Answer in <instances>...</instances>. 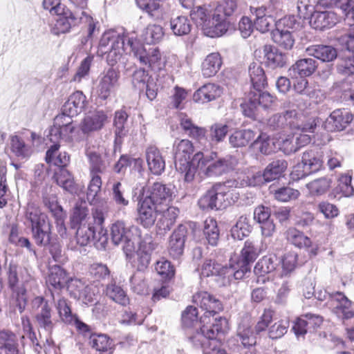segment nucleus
<instances>
[{"mask_svg": "<svg viewBox=\"0 0 354 354\" xmlns=\"http://www.w3.org/2000/svg\"><path fill=\"white\" fill-rule=\"evenodd\" d=\"M87 104L86 97L82 91L74 92L62 106L64 114L76 116L86 107Z\"/></svg>", "mask_w": 354, "mask_h": 354, "instance_id": "c85d7f7f", "label": "nucleus"}, {"mask_svg": "<svg viewBox=\"0 0 354 354\" xmlns=\"http://www.w3.org/2000/svg\"><path fill=\"white\" fill-rule=\"evenodd\" d=\"M173 188L171 185H165L159 182L154 183L149 189L147 194H142L145 199H151L154 205L163 208L168 206L172 200Z\"/></svg>", "mask_w": 354, "mask_h": 354, "instance_id": "a211bd4d", "label": "nucleus"}, {"mask_svg": "<svg viewBox=\"0 0 354 354\" xmlns=\"http://www.w3.org/2000/svg\"><path fill=\"white\" fill-rule=\"evenodd\" d=\"M75 129V127L73 124L58 128H50L47 136L49 138V140L54 143L59 139L65 141H71Z\"/></svg>", "mask_w": 354, "mask_h": 354, "instance_id": "bf43d9fd", "label": "nucleus"}, {"mask_svg": "<svg viewBox=\"0 0 354 354\" xmlns=\"http://www.w3.org/2000/svg\"><path fill=\"white\" fill-rule=\"evenodd\" d=\"M102 180L100 176H93L91 178L88 187L86 198L88 203L93 206L92 214L94 219L100 223L105 219L109 209V203L104 198H98V194L101 190Z\"/></svg>", "mask_w": 354, "mask_h": 354, "instance_id": "6e6552de", "label": "nucleus"}, {"mask_svg": "<svg viewBox=\"0 0 354 354\" xmlns=\"http://www.w3.org/2000/svg\"><path fill=\"white\" fill-rule=\"evenodd\" d=\"M139 240V246L137 250H135L136 247L133 243L123 246V250L131 266L137 271L142 272L148 267L151 260V252L155 248L152 238L148 234Z\"/></svg>", "mask_w": 354, "mask_h": 354, "instance_id": "423d86ee", "label": "nucleus"}, {"mask_svg": "<svg viewBox=\"0 0 354 354\" xmlns=\"http://www.w3.org/2000/svg\"><path fill=\"white\" fill-rule=\"evenodd\" d=\"M55 308L57 311L61 321L66 324L76 323L80 328H86L87 325L82 322H78L75 315L72 313L69 302L63 297L55 299L54 294L52 292Z\"/></svg>", "mask_w": 354, "mask_h": 354, "instance_id": "a878e982", "label": "nucleus"}, {"mask_svg": "<svg viewBox=\"0 0 354 354\" xmlns=\"http://www.w3.org/2000/svg\"><path fill=\"white\" fill-rule=\"evenodd\" d=\"M71 279L66 272L59 266H53L49 269V273L46 278V283L50 291L61 290L71 282Z\"/></svg>", "mask_w": 354, "mask_h": 354, "instance_id": "393cba45", "label": "nucleus"}, {"mask_svg": "<svg viewBox=\"0 0 354 354\" xmlns=\"http://www.w3.org/2000/svg\"><path fill=\"white\" fill-rule=\"evenodd\" d=\"M255 145H259L260 152L265 155H268L278 151V138L265 137L259 136L254 142Z\"/></svg>", "mask_w": 354, "mask_h": 354, "instance_id": "0e129e2a", "label": "nucleus"}, {"mask_svg": "<svg viewBox=\"0 0 354 354\" xmlns=\"http://www.w3.org/2000/svg\"><path fill=\"white\" fill-rule=\"evenodd\" d=\"M288 162L283 159L273 160L264 169L266 181L270 182L279 178L286 170Z\"/></svg>", "mask_w": 354, "mask_h": 354, "instance_id": "37998d69", "label": "nucleus"}, {"mask_svg": "<svg viewBox=\"0 0 354 354\" xmlns=\"http://www.w3.org/2000/svg\"><path fill=\"white\" fill-rule=\"evenodd\" d=\"M337 0H298L297 10L300 18L308 19L313 12L319 8H330L337 6Z\"/></svg>", "mask_w": 354, "mask_h": 354, "instance_id": "5701e85b", "label": "nucleus"}, {"mask_svg": "<svg viewBox=\"0 0 354 354\" xmlns=\"http://www.w3.org/2000/svg\"><path fill=\"white\" fill-rule=\"evenodd\" d=\"M352 113L346 109L333 111L326 120L324 127L328 131H340L350 124Z\"/></svg>", "mask_w": 354, "mask_h": 354, "instance_id": "4be33fe9", "label": "nucleus"}, {"mask_svg": "<svg viewBox=\"0 0 354 354\" xmlns=\"http://www.w3.org/2000/svg\"><path fill=\"white\" fill-rule=\"evenodd\" d=\"M164 36L163 28L160 25L149 24L144 30L142 37L147 44H154L160 41Z\"/></svg>", "mask_w": 354, "mask_h": 354, "instance_id": "e2e57ef3", "label": "nucleus"}, {"mask_svg": "<svg viewBox=\"0 0 354 354\" xmlns=\"http://www.w3.org/2000/svg\"><path fill=\"white\" fill-rule=\"evenodd\" d=\"M317 68V62L312 58L301 59L289 68V75L292 78L311 75Z\"/></svg>", "mask_w": 354, "mask_h": 354, "instance_id": "72a5a7b5", "label": "nucleus"}, {"mask_svg": "<svg viewBox=\"0 0 354 354\" xmlns=\"http://www.w3.org/2000/svg\"><path fill=\"white\" fill-rule=\"evenodd\" d=\"M223 93V88L215 84H206L196 91L193 100L196 102L207 103L219 97Z\"/></svg>", "mask_w": 354, "mask_h": 354, "instance_id": "7c9ffc66", "label": "nucleus"}, {"mask_svg": "<svg viewBox=\"0 0 354 354\" xmlns=\"http://www.w3.org/2000/svg\"><path fill=\"white\" fill-rule=\"evenodd\" d=\"M297 116V111L295 109H290L286 111L283 114H275L270 117L268 124L274 129L277 128H283L286 126L298 127L295 123V119Z\"/></svg>", "mask_w": 354, "mask_h": 354, "instance_id": "4c0bfd02", "label": "nucleus"}, {"mask_svg": "<svg viewBox=\"0 0 354 354\" xmlns=\"http://www.w3.org/2000/svg\"><path fill=\"white\" fill-rule=\"evenodd\" d=\"M193 301L205 311L204 315L200 319V324H203L201 327L203 325L209 326L216 319L212 318V322L210 317H214V315L222 311L223 308L221 301L207 292H197L193 296Z\"/></svg>", "mask_w": 354, "mask_h": 354, "instance_id": "1a4fd4ad", "label": "nucleus"}, {"mask_svg": "<svg viewBox=\"0 0 354 354\" xmlns=\"http://www.w3.org/2000/svg\"><path fill=\"white\" fill-rule=\"evenodd\" d=\"M68 289L71 295L86 305L97 300L99 288L95 284L85 286L80 279H71Z\"/></svg>", "mask_w": 354, "mask_h": 354, "instance_id": "dca6fc26", "label": "nucleus"}, {"mask_svg": "<svg viewBox=\"0 0 354 354\" xmlns=\"http://www.w3.org/2000/svg\"><path fill=\"white\" fill-rule=\"evenodd\" d=\"M263 53L266 64L272 68L283 67L286 64V54L274 46L266 45L263 47Z\"/></svg>", "mask_w": 354, "mask_h": 354, "instance_id": "c9c22d12", "label": "nucleus"}, {"mask_svg": "<svg viewBox=\"0 0 354 354\" xmlns=\"http://www.w3.org/2000/svg\"><path fill=\"white\" fill-rule=\"evenodd\" d=\"M203 233L209 245L212 246L217 245L220 234L216 220L208 218L205 221Z\"/></svg>", "mask_w": 354, "mask_h": 354, "instance_id": "052dcab7", "label": "nucleus"}, {"mask_svg": "<svg viewBox=\"0 0 354 354\" xmlns=\"http://www.w3.org/2000/svg\"><path fill=\"white\" fill-rule=\"evenodd\" d=\"M53 178L56 183L66 191L72 193L75 190L73 177L66 168H58L55 171Z\"/></svg>", "mask_w": 354, "mask_h": 354, "instance_id": "5fc2aeb1", "label": "nucleus"}, {"mask_svg": "<svg viewBox=\"0 0 354 354\" xmlns=\"http://www.w3.org/2000/svg\"><path fill=\"white\" fill-rule=\"evenodd\" d=\"M187 234V227L180 225L170 236L168 250L170 256L174 259H177L183 254Z\"/></svg>", "mask_w": 354, "mask_h": 354, "instance_id": "b1692460", "label": "nucleus"}, {"mask_svg": "<svg viewBox=\"0 0 354 354\" xmlns=\"http://www.w3.org/2000/svg\"><path fill=\"white\" fill-rule=\"evenodd\" d=\"M88 209L85 203L76 204L73 209V214L71 217L72 227L75 228L80 225L87 224L89 221V217H88Z\"/></svg>", "mask_w": 354, "mask_h": 354, "instance_id": "680f3d73", "label": "nucleus"}, {"mask_svg": "<svg viewBox=\"0 0 354 354\" xmlns=\"http://www.w3.org/2000/svg\"><path fill=\"white\" fill-rule=\"evenodd\" d=\"M310 25L316 30H324L333 27L338 21V17L332 10H315L310 17Z\"/></svg>", "mask_w": 354, "mask_h": 354, "instance_id": "412c9836", "label": "nucleus"}, {"mask_svg": "<svg viewBox=\"0 0 354 354\" xmlns=\"http://www.w3.org/2000/svg\"><path fill=\"white\" fill-rule=\"evenodd\" d=\"M340 56L337 65V72L343 75H354V49H349Z\"/></svg>", "mask_w": 354, "mask_h": 354, "instance_id": "c03bdc74", "label": "nucleus"}, {"mask_svg": "<svg viewBox=\"0 0 354 354\" xmlns=\"http://www.w3.org/2000/svg\"><path fill=\"white\" fill-rule=\"evenodd\" d=\"M111 237L115 245L123 243V246H127L142 238L141 230L138 226H127L124 222L118 221L111 225Z\"/></svg>", "mask_w": 354, "mask_h": 354, "instance_id": "9b49d317", "label": "nucleus"}, {"mask_svg": "<svg viewBox=\"0 0 354 354\" xmlns=\"http://www.w3.org/2000/svg\"><path fill=\"white\" fill-rule=\"evenodd\" d=\"M174 162L176 170L184 174V180L187 183L193 181L196 172V163L193 159L189 161L190 156L194 151V147L191 141L183 139L176 140L174 143Z\"/></svg>", "mask_w": 354, "mask_h": 354, "instance_id": "39448f33", "label": "nucleus"}, {"mask_svg": "<svg viewBox=\"0 0 354 354\" xmlns=\"http://www.w3.org/2000/svg\"><path fill=\"white\" fill-rule=\"evenodd\" d=\"M51 311L49 304H45L41 309L38 310L35 315V319L38 326L49 333H52L55 327V323L52 319Z\"/></svg>", "mask_w": 354, "mask_h": 354, "instance_id": "09e8293b", "label": "nucleus"}, {"mask_svg": "<svg viewBox=\"0 0 354 354\" xmlns=\"http://www.w3.org/2000/svg\"><path fill=\"white\" fill-rule=\"evenodd\" d=\"M164 212L161 213L160 218L158 219L156 225L160 229L169 230L174 225L177 218L179 210L172 206H163Z\"/></svg>", "mask_w": 354, "mask_h": 354, "instance_id": "864d4df0", "label": "nucleus"}, {"mask_svg": "<svg viewBox=\"0 0 354 354\" xmlns=\"http://www.w3.org/2000/svg\"><path fill=\"white\" fill-rule=\"evenodd\" d=\"M89 344L99 352H106L112 348V341L104 334H92L89 337Z\"/></svg>", "mask_w": 354, "mask_h": 354, "instance_id": "338daca9", "label": "nucleus"}, {"mask_svg": "<svg viewBox=\"0 0 354 354\" xmlns=\"http://www.w3.org/2000/svg\"><path fill=\"white\" fill-rule=\"evenodd\" d=\"M10 150L13 154L20 159L29 158L32 153V148L19 136H10Z\"/></svg>", "mask_w": 354, "mask_h": 354, "instance_id": "79ce46f5", "label": "nucleus"}, {"mask_svg": "<svg viewBox=\"0 0 354 354\" xmlns=\"http://www.w3.org/2000/svg\"><path fill=\"white\" fill-rule=\"evenodd\" d=\"M228 330V322L225 317L215 319L209 326L203 325L201 332L197 331L189 337L192 346L201 349L204 354H227L221 348L220 336Z\"/></svg>", "mask_w": 354, "mask_h": 354, "instance_id": "7ed1b4c3", "label": "nucleus"}, {"mask_svg": "<svg viewBox=\"0 0 354 354\" xmlns=\"http://www.w3.org/2000/svg\"><path fill=\"white\" fill-rule=\"evenodd\" d=\"M286 238L288 242L299 248H309L312 243L309 237L295 227H290L286 230Z\"/></svg>", "mask_w": 354, "mask_h": 354, "instance_id": "8fccbe9b", "label": "nucleus"}, {"mask_svg": "<svg viewBox=\"0 0 354 354\" xmlns=\"http://www.w3.org/2000/svg\"><path fill=\"white\" fill-rule=\"evenodd\" d=\"M133 86L140 91L146 90V95L149 100H154L158 93V86L156 80L149 75L144 68H139L134 71L132 75Z\"/></svg>", "mask_w": 354, "mask_h": 354, "instance_id": "f3484780", "label": "nucleus"}, {"mask_svg": "<svg viewBox=\"0 0 354 354\" xmlns=\"http://www.w3.org/2000/svg\"><path fill=\"white\" fill-rule=\"evenodd\" d=\"M222 66V59L218 53H212L207 55L201 64V73L204 77L214 76Z\"/></svg>", "mask_w": 354, "mask_h": 354, "instance_id": "e433bc0d", "label": "nucleus"}, {"mask_svg": "<svg viewBox=\"0 0 354 354\" xmlns=\"http://www.w3.org/2000/svg\"><path fill=\"white\" fill-rule=\"evenodd\" d=\"M255 137V133L250 129H241L234 132L229 138L230 144L234 147L248 145Z\"/></svg>", "mask_w": 354, "mask_h": 354, "instance_id": "603ef678", "label": "nucleus"}, {"mask_svg": "<svg viewBox=\"0 0 354 354\" xmlns=\"http://www.w3.org/2000/svg\"><path fill=\"white\" fill-rule=\"evenodd\" d=\"M232 180H234L235 183H237L236 189L246 186H259L266 182L264 173H261V171H257L256 173L252 174L251 175L244 176L242 179H232Z\"/></svg>", "mask_w": 354, "mask_h": 354, "instance_id": "774afa93", "label": "nucleus"}, {"mask_svg": "<svg viewBox=\"0 0 354 354\" xmlns=\"http://www.w3.org/2000/svg\"><path fill=\"white\" fill-rule=\"evenodd\" d=\"M170 28L175 35L184 36L190 32L192 24L187 17L180 15L171 19Z\"/></svg>", "mask_w": 354, "mask_h": 354, "instance_id": "3c124183", "label": "nucleus"}, {"mask_svg": "<svg viewBox=\"0 0 354 354\" xmlns=\"http://www.w3.org/2000/svg\"><path fill=\"white\" fill-rule=\"evenodd\" d=\"M229 26L230 23L226 20L225 17L214 12L209 24H208L203 32L209 37H221L227 31Z\"/></svg>", "mask_w": 354, "mask_h": 354, "instance_id": "473e14b6", "label": "nucleus"}, {"mask_svg": "<svg viewBox=\"0 0 354 354\" xmlns=\"http://www.w3.org/2000/svg\"><path fill=\"white\" fill-rule=\"evenodd\" d=\"M25 218L30 222L31 230L50 225L47 215L34 203L28 204Z\"/></svg>", "mask_w": 354, "mask_h": 354, "instance_id": "c756f323", "label": "nucleus"}, {"mask_svg": "<svg viewBox=\"0 0 354 354\" xmlns=\"http://www.w3.org/2000/svg\"><path fill=\"white\" fill-rule=\"evenodd\" d=\"M105 294L110 299L121 306H126L129 304V298L126 292L115 283L111 282L106 286Z\"/></svg>", "mask_w": 354, "mask_h": 354, "instance_id": "a18cd8bd", "label": "nucleus"}, {"mask_svg": "<svg viewBox=\"0 0 354 354\" xmlns=\"http://www.w3.org/2000/svg\"><path fill=\"white\" fill-rule=\"evenodd\" d=\"M251 231V225L249 223V216L241 215L236 224L231 229V234L234 239H243L248 236Z\"/></svg>", "mask_w": 354, "mask_h": 354, "instance_id": "4d7b16f0", "label": "nucleus"}, {"mask_svg": "<svg viewBox=\"0 0 354 354\" xmlns=\"http://www.w3.org/2000/svg\"><path fill=\"white\" fill-rule=\"evenodd\" d=\"M323 165L321 153L315 150H307L301 156V162L294 168L293 174L297 178H302L311 173L318 171Z\"/></svg>", "mask_w": 354, "mask_h": 354, "instance_id": "4468645a", "label": "nucleus"}, {"mask_svg": "<svg viewBox=\"0 0 354 354\" xmlns=\"http://www.w3.org/2000/svg\"><path fill=\"white\" fill-rule=\"evenodd\" d=\"M89 160V169L91 176H100V174H103L106 170V164L102 160L100 154L96 152L90 151L86 153Z\"/></svg>", "mask_w": 354, "mask_h": 354, "instance_id": "69168bd1", "label": "nucleus"}, {"mask_svg": "<svg viewBox=\"0 0 354 354\" xmlns=\"http://www.w3.org/2000/svg\"><path fill=\"white\" fill-rule=\"evenodd\" d=\"M333 180L330 177L324 176L306 184V187L312 196H319L326 194L331 187Z\"/></svg>", "mask_w": 354, "mask_h": 354, "instance_id": "de8ad7c7", "label": "nucleus"}, {"mask_svg": "<svg viewBox=\"0 0 354 354\" xmlns=\"http://www.w3.org/2000/svg\"><path fill=\"white\" fill-rule=\"evenodd\" d=\"M314 297L319 301H324L328 297L327 305L339 319L344 320L354 317L353 303L343 292L337 291L328 295L325 290L321 289L315 291Z\"/></svg>", "mask_w": 354, "mask_h": 354, "instance_id": "0eeeda50", "label": "nucleus"}, {"mask_svg": "<svg viewBox=\"0 0 354 354\" xmlns=\"http://www.w3.org/2000/svg\"><path fill=\"white\" fill-rule=\"evenodd\" d=\"M236 185L237 183L234 180H229L212 186L217 209H225L238 201L239 193L236 190Z\"/></svg>", "mask_w": 354, "mask_h": 354, "instance_id": "9d476101", "label": "nucleus"}, {"mask_svg": "<svg viewBox=\"0 0 354 354\" xmlns=\"http://www.w3.org/2000/svg\"><path fill=\"white\" fill-rule=\"evenodd\" d=\"M88 220L87 224L77 227L76 232L77 243L82 246L88 245L93 240L100 241L101 236H104L106 233L103 227L104 221L98 223L94 219L93 214H92V218H88Z\"/></svg>", "mask_w": 354, "mask_h": 354, "instance_id": "2eb2a0df", "label": "nucleus"}, {"mask_svg": "<svg viewBox=\"0 0 354 354\" xmlns=\"http://www.w3.org/2000/svg\"><path fill=\"white\" fill-rule=\"evenodd\" d=\"M120 73L113 68L104 71L99 80L97 93L100 98L106 100L118 85Z\"/></svg>", "mask_w": 354, "mask_h": 354, "instance_id": "aec40b11", "label": "nucleus"}, {"mask_svg": "<svg viewBox=\"0 0 354 354\" xmlns=\"http://www.w3.org/2000/svg\"><path fill=\"white\" fill-rule=\"evenodd\" d=\"M180 126L185 133L189 137L198 140L199 142L205 140V129L195 125L187 115H181Z\"/></svg>", "mask_w": 354, "mask_h": 354, "instance_id": "a19ab883", "label": "nucleus"}, {"mask_svg": "<svg viewBox=\"0 0 354 354\" xmlns=\"http://www.w3.org/2000/svg\"><path fill=\"white\" fill-rule=\"evenodd\" d=\"M272 37L274 43L287 50L291 49L295 44V37L289 30L277 28L272 32Z\"/></svg>", "mask_w": 354, "mask_h": 354, "instance_id": "6e6d98bb", "label": "nucleus"}, {"mask_svg": "<svg viewBox=\"0 0 354 354\" xmlns=\"http://www.w3.org/2000/svg\"><path fill=\"white\" fill-rule=\"evenodd\" d=\"M234 269L232 263L230 266H224L212 259H206L201 267V274L203 277H209L213 275H219L234 278Z\"/></svg>", "mask_w": 354, "mask_h": 354, "instance_id": "bb28decb", "label": "nucleus"}, {"mask_svg": "<svg viewBox=\"0 0 354 354\" xmlns=\"http://www.w3.org/2000/svg\"><path fill=\"white\" fill-rule=\"evenodd\" d=\"M108 121L106 112L102 110H94L86 113L80 124L84 133H90L101 130Z\"/></svg>", "mask_w": 354, "mask_h": 354, "instance_id": "6ab92c4d", "label": "nucleus"}, {"mask_svg": "<svg viewBox=\"0 0 354 354\" xmlns=\"http://www.w3.org/2000/svg\"><path fill=\"white\" fill-rule=\"evenodd\" d=\"M149 170L155 175H160L165 168V161L161 152L156 146H149L145 151Z\"/></svg>", "mask_w": 354, "mask_h": 354, "instance_id": "2f4dec72", "label": "nucleus"}, {"mask_svg": "<svg viewBox=\"0 0 354 354\" xmlns=\"http://www.w3.org/2000/svg\"><path fill=\"white\" fill-rule=\"evenodd\" d=\"M279 260L276 255L269 254L263 257L256 263L254 272L256 275L263 277L267 274L272 272L279 265Z\"/></svg>", "mask_w": 354, "mask_h": 354, "instance_id": "ea45409f", "label": "nucleus"}, {"mask_svg": "<svg viewBox=\"0 0 354 354\" xmlns=\"http://www.w3.org/2000/svg\"><path fill=\"white\" fill-rule=\"evenodd\" d=\"M193 162L207 176H221L234 169L237 165L234 157L228 155L219 158L216 152L209 154L198 152L193 157Z\"/></svg>", "mask_w": 354, "mask_h": 354, "instance_id": "20e7f679", "label": "nucleus"}, {"mask_svg": "<svg viewBox=\"0 0 354 354\" xmlns=\"http://www.w3.org/2000/svg\"><path fill=\"white\" fill-rule=\"evenodd\" d=\"M163 212L164 209L154 205L151 199L141 197L138 203L136 221L145 228H151Z\"/></svg>", "mask_w": 354, "mask_h": 354, "instance_id": "ddd939ff", "label": "nucleus"}, {"mask_svg": "<svg viewBox=\"0 0 354 354\" xmlns=\"http://www.w3.org/2000/svg\"><path fill=\"white\" fill-rule=\"evenodd\" d=\"M127 48L141 64L148 66L152 70L161 68L162 56L158 48H146L137 39L135 32L120 35L115 31L105 32L100 39L98 53L102 55H106L108 64L113 66L124 58L122 51Z\"/></svg>", "mask_w": 354, "mask_h": 354, "instance_id": "f257e3e1", "label": "nucleus"}, {"mask_svg": "<svg viewBox=\"0 0 354 354\" xmlns=\"http://www.w3.org/2000/svg\"><path fill=\"white\" fill-rule=\"evenodd\" d=\"M252 323L250 317L245 316L239 324L236 335L242 345L248 348L256 344V337L252 328Z\"/></svg>", "mask_w": 354, "mask_h": 354, "instance_id": "cd10ccee", "label": "nucleus"}, {"mask_svg": "<svg viewBox=\"0 0 354 354\" xmlns=\"http://www.w3.org/2000/svg\"><path fill=\"white\" fill-rule=\"evenodd\" d=\"M190 17L196 25L200 27L203 32L212 19V16L204 6L193 8L190 12Z\"/></svg>", "mask_w": 354, "mask_h": 354, "instance_id": "13d9d810", "label": "nucleus"}, {"mask_svg": "<svg viewBox=\"0 0 354 354\" xmlns=\"http://www.w3.org/2000/svg\"><path fill=\"white\" fill-rule=\"evenodd\" d=\"M249 75L254 90H261L266 84V77L261 65L252 62L249 66Z\"/></svg>", "mask_w": 354, "mask_h": 354, "instance_id": "49530a36", "label": "nucleus"}, {"mask_svg": "<svg viewBox=\"0 0 354 354\" xmlns=\"http://www.w3.org/2000/svg\"><path fill=\"white\" fill-rule=\"evenodd\" d=\"M258 255V249L254 243L247 240L241 250L240 259L235 263H232L234 269V279L240 280L244 278L245 274L250 272V263L256 259Z\"/></svg>", "mask_w": 354, "mask_h": 354, "instance_id": "f8f14e48", "label": "nucleus"}, {"mask_svg": "<svg viewBox=\"0 0 354 354\" xmlns=\"http://www.w3.org/2000/svg\"><path fill=\"white\" fill-rule=\"evenodd\" d=\"M7 280L12 292L10 308L21 314L27 304L26 292L36 285V281L26 268L10 263L7 269Z\"/></svg>", "mask_w": 354, "mask_h": 354, "instance_id": "f03ea898", "label": "nucleus"}, {"mask_svg": "<svg viewBox=\"0 0 354 354\" xmlns=\"http://www.w3.org/2000/svg\"><path fill=\"white\" fill-rule=\"evenodd\" d=\"M59 145L55 143L46 151V161L58 168H65L68 164L70 156L66 152H59Z\"/></svg>", "mask_w": 354, "mask_h": 354, "instance_id": "58836bf2", "label": "nucleus"}, {"mask_svg": "<svg viewBox=\"0 0 354 354\" xmlns=\"http://www.w3.org/2000/svg\"><path fill=\"white\" fill-rule=\"evenodd\" d=\"M309 56H313L322 62H329L337 57V50L328 45H313L306 48Z\"/></svg>", "mask_w": 354, "mask_h": 354, "instance_id": "f704fd0d", "label": "nucleus"}]
</instances>
